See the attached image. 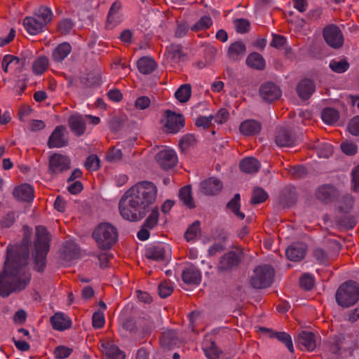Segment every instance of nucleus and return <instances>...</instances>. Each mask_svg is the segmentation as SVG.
<instances>
[{
    "mask_svg": "<svg viewBox=\"0 0 359 359\" xmlns=\"http://www.w3.org/2000/svg\"><path fill=\"white\" fill-rule=\"evenodd\" d=\"M158 217L159 212L158 208H156L152 210L151 214L147 218L142 226L147 229H153L158 224Z\"/></svg>",
    "mask_w": 359,
    "mask_h": 359,
    "instance_id": "8fccbe9b",
    "label": "nucleus"
},
{
    "mask_svg": "<svg viewBox=\"0 0 359 359\" xmlns=\"http://www.w3.org/2000/svg\"><path fill=\"white\" fill-rule=\"evenodd\" d=\"M60 251L62 258L67 262L78 259L80 257V248L73 241L65 242Z\"/></svg>",
    "mask_w": 359,
    "mask_h": 359,
    "instance_id": "aec40b11",
    "label": "nucleus"
},
{
    "mask_svg": "<svg viewBox=\"0 0 359 359\" xmlns=\"http://www.w3.org/2000/svg\"><path fill=\"white\" fill-rule=\"evenodd\" d=\"M191 94V86L190 84L185 83L176 90L175 93V98L181 103H185L190 99Z\"/></svg>",
    "mask_w": 359,
    "mask_h": 359,
    "instance_id": "4c0bfd02",
    "label": "nucleus"
},
{
    "mask_svg": "<svg viewBox=\"0 0 359 359\" xmlns=\"http://www.w3.org/2000/svg\"><path fill=\"white\" fill-rule=\"evenodd\" d=\"M316 198L323 203L331 202L336 196V189L332 186L323 185L316 191Z\"/></svg>",
    "mask_w": 359,
    "mask_h": 359,
    "instance_id": "bb28decb",
    "label": "nucleus"
},
{
    "mask_svg": "<svg viewBox=\"0 0 359 359\" xmlns=\"http://www.w3.org/2000/svg\"><path fill=\"white\" fill-rule=\"evenodd\" d=\"M72 51V47L67 42L59 44L53 50L52 57L56 62H62Z\"/></svg>",
    "mask_w": 359,
    "mask_h": 359,
    "instance_id": "2f4dec72",
    "label": "nucleus"
},
{
    "mask_svg": "<svg viewBox=\"0 0 359 359\" xmlns=\"http://www.w3.org/2000/svg\"><path fill=\"white\" fill-rule=\"evenodd\" d=\"M50 323L55 330L62 331L71 327L72 320L63 313H56L50 319Z\"/></svg>",
    "mask_w": 359,
    "mask_h": 359,
    "instance_id": "393cba45",
    "label": "nucleus"
},
{
    "mask_svg": "<svg viewBox=\"0 0 359 359\" xmlns=\"http://www.w3.org/2000/svg\"><path fill=\"white\" fill-rule=\"evenodd\" d=\"M100 158L95 154L90 155L84 163V166L87 170H97L100 168Z\"/></svg>",
    "mask_w": 359,
    "mask_h": 359,
    "instance_id": "864d4df0",
    "label": "nucleus"
},
{
    "mask_svg": "<svg viewBox=\"0 0 359 359\" xmlns=\"http://www.w3.org/2000/svg\"><path fill=\"white\" fill-rule=\"evenodd\" d=\"M299 285L305 290H310L314 285V280L310 274L304 273L299 278Z\"/></svg>",
    "mask_w": 359,
    "mask_h": 359,
    "instance_id": "4d7b16f0",
    "label": "nucleus"
},
{
    "mask_svg": "<svg viewBox=\"0 0 359 359\" xmlns=\"http://www.w3.org/2000/svg\"><path fill=\"white\" fill-rule=\"evenodd\" d=\"M241 196L236 194L233 198L226 204V208L230 210L238 219H243L245 214L240 211L241 208Z\"/></svg>",
    "mask_w": 359,
    "mask_h": 359,
    "instance_id": "e433bc0d",
    "label": "nucleus"
},
{
    "mask_svg": "<svg viewBox=\"0 0 359 359\" xmlns=\"http://www.w3.org/2000/svg\"><path fill=\"white\" fill-rule=\"evenodd\" d=\"M236 30L238 33H247L249 32L250 22L248 20L245 18L236 19L234 21Z\"/></svg>",
    "mask_w": 359,
    "mask_h": 359,
    "instance_id": "603ef678",
    "label": "nucleus"
},
{
    "mask_svg": "<svg viewBox=\"0 0 359 359\" xmlns=\"http://www.w3.org/2000/svg\"><path fill=\"white\" fill-rule=\"evenodd\" d=\"M316 334L308 331H301L297 335L295 342L299 346L304 347L309 351H313L316 347Z\"/></svg>",
    "mask_w": 359,
    "mask_h": 359,
    "instance_id": "2eb2a0df",
    "label": "nucleus"
},
{
    "mask_svg": "<svg viewBox=\"0 0 359 359\" xmlns=\"http://www.w3.org/2000/svg\"><path fill=\"white\" fill-rule=\"evenodd\" d=\"M138 70L143 74H149L156 68V62L149 57H142L137 62Z\"/></svg>",
    "mask_w": 359,
    "mask_h": 359,
    "instance_id": "7c9ffc66",
    "label": "nucleus"
},
{
    "mask_svg": "<svg viewBox=\"0 0 359 359\" xmlns=\"http://www.w3.org/2000/svg\"><path fill=\"white\" fill-rule=\"evenodd\" d=\"M92 320L93 326L95 328H101L104 325V313L100 311H97L93 313Z\"/></svg>",
    "mask_w": 359,
    "mask_h": 359,
    "instance_id": "0e129e2a",
    "label": "nucleus"
},
{
    "mask_svg": "<svg viewBox=\"0 0 359 359\" xmlns=\"http://www.w3.org/2000/svg\"><path fill=\"white\" fill-rule=\"evenodd\" d=\"M68 126L76 136H81L86 131V121L80 114H72L68 118Z\"/></svg>",
    "mask_w": 359,
    "mask_h": 359,
    "instance_id": "412c9836",
    "label": "nucleus"
},
{
    "mask_svg": "<svg viewBox=\"0 0 359 359\" xmlns=\"http://www.w3.org/2000/svg\"><path fill=\"white\" fill-rule=\"evenodd\" d=\"M259 92L262 98L267 103H271L278 100L281 96L280 89L273 82L263 83Z\"/></svg>",
    "mask_w": 359,
    "mask_h": 359,
    "instance_id": "9b49d317",
    "label": "nucleus"
},
{
    "mask_svg": "<svg viewBox=\"0 0 359 359\" xmlns=\"http://www.w3.org/2000/svg\"><path fill=\"white\" fill-rule=\"evenodd\" d=\"M241 170L246 173H254L258 171L260 163L254 157H247L240 163Z\"/></svg>",
    "mask_w": 359,
    "mask_h": 359,
    "instance_id": "473e14b6",
    "label": "nucleus"
},
{
    "mask_svg": "<svg viewBox=\"0 0 359 359\" xmlns=\"http://www.w3.org/2000/svg\"><path fill=\"white\" fill-rule=\"evenodd\" d=\"M337 304L343 308H349L359 300V285L354 280H347L342 283L335 294Z\"/></svg>",
    "mask_w": 359,
    "mask_h": 359,
    "instance_id": "20e7f679",
    "label": "nucleus"
},
{
    "mask_svg": "<svg viewBox=\"0 0 359 359\" xmlns=\"http://www.w3.org/2000/svg\"><path fill=\"white\" fill-rule=\"evenodd\" d=\"M155 160L163 170H169L177 165L178 159L176 153L172 149H163L155 156Z\"/></svg>",
    "mask_w": 359,
    "mask_h": 359,
    "instance_id": "1a4fd4ad",
    "label": "nucleus"
},
{
    "mask_svg": "<svg viewBox=\"0 0 359 359\" xmlns=\"http://www.w3.org/2000/svg\"><path fill=\"white\" fill-rule=\"evenodd\" d=\"M321 118L325 123L329 125H332L338 121L339 118V114L337 109L327 107L325 108L322 111Z\"/></svg>",
    "mask_w": 359,
    "mask_h": 359,
    "instance_id": "ea45409f",
    "label": "nucleus"
},
{
    "mask_svg": "<svg viewBox=\"0 0 359 359\" xmlns=\"http://www.w3.org/2000/svg\"><path fill=\"white\" fill-rule=\"evenodd\" d=\"M323 35L325 42L330 47L337 49L344 43V36L340 29L335 25L326 26L323 30Z\"/></svg>",
    "mask_w": 359,
    "mask_h": 359,
    "instance_id": "0eeeda50",
    "label": "nucleus"
},
{
    "mask_svg": "<svg viewBox=\"0 0 359 359\" xmlns=\"http://www.w3.org/2000/svg\"><path fill=\"white\" fill-rule=\"evenodd\" d=\"M201 273L195 267L185 269L182 273V281L187 285H199L201 282Z\"/></svg>",
    "mask_w": 359,
    "mask_h": 359,
    "instance_id": "b1692460",
    "label": "nucleus"
},
{
    "mask_svg": "<svg viewBox=\"0 0 359 359\" xmlns=\"http://www.w3.org/2000/svg\"><path fill=\"white\" fill-rule=\"evenodd\" d=\"M93 237L100 249L109 250L117 241L118 231L116 228L110 223H102L94 230Z\"/></svg>",
    "mask_w": 359,
    "mask_h": 359,
    "instance_id": "39448f33",
    "label": "nucleus"
},
{
    "mask_svg": "<svg viewBox=\"0 0 359 359\" xmlns=\"http://www.w3.org/2000/svg\"><path fill=\"white\" fill-rule=\"evenodd\" d=\"M166 123L165 127L168 132L170 133H177L184 126V118L180 114H177L170 110L165 111Z\"/></svg>",
    "mask_w": 359,
    "mask_h": 359,
    "instance_id": "f8f14e48",
    "label": "nucleus"
},
{
    "mask_svg": "<svg viewBox=\"0 0 359 359\" xmlns=\"http://www.w3.org/2000/svg\"><path fill=\"white\" fill-rule=\"evenodd\" d=\"M242 254L230 251L225 253L221 258L218 264V270L225 271L237 268L241 261Z\"/></svg>",
    "mask_w": 359,
    "mask_h": 359,
    "instance_id": "9d476101",
    "label": "nucleus"
},
{
    "mask_svg": "<svg viewBox=\"0 0 359 359\" xmlns=\"http://www.w3.org/2000/svg\"><path fill=\"white\" fill-rule=\"evenodd\" d=\"M274 270L269 265L264 264L257 266L250 277V285L255 289H262L269 287L274 277Z\"/></svg>",
    "mask_w": 359,
    "mask_h": 359,
    "instance_id": "423d86ee",
    "label": "nucleus"
},
{
    "mask_svg": "<svg viewBox=\"0 0 359 359\" xmlns=\"http://www.w3.org/2000/svg\"><path fill=\"white\" fill-rule=\"evenodd\" d=\"M337 224L341 228L349 229H353L355 226L356 221L353 216L344 214L337 217Z\"/></svg>",
    "mask_w": 359,
    "mask_h": 359,
    "instance_id": "c03bdc74",
    "label": "nucleus"
},
{
    "mask_svg": "<svg viewBox=\"0 0 359 359\" xmlns=\"http://www.w3.org/2000/svg\"><path fill=\"white\" fill-rule=\"evenodd\" d=\"M246 63L249 67L258 70H263L265 68L264 59L261 54L256 52L248 55Z\"/></svg>",
    "mask_w": 359,
    "mask_h": 359,
    "instance_id": "f704fd0d",
    "label": "nucleus"
},
{
    "mask_svg": "<svg viewBox=\"0 0 359 359\" xmlns=\"http://www.w3.org/2000/svg\"><path fill=\"white\" fill-rule=\"evenodd\" d=\"M157 188L149 181L139 182L127 190L119 201L121 217L130 222L142 219L150 210L156 198Z\"/></svg>",
    "mask_w": 359,
    "mask_h": 359,
    "instance_id": "f03ea898",
    "label": "nucleus"
},
{
    "mask_svg": "<svg viewBox=\"0 0 359 359\" xmlns=\"http://www.w3.org/2000/svg\"><path fill=\"white\" fill-rule=\"evenodd\" d=\"M329 66L333 72L341 74L347 71L350 65L346 59H342L338 62L335 60L331 61Z\"/></svg>",
    "mask_w": 359,
    "mask_h": 359,
    "instance_id": "de8ad7c7",
    "label": "nucleus"
},
{
    "mask_svg": "<svg viewBox=\"0 0 359 359\" xmlns=\"http://www.w3.org/2000/svg\"><path fill=\"white\" fill-rule=\"evenodd\" d=\"M64 126H57L48 138V146L49 148H60L68 144V140L65 138Z\"/></svg>",
    "mask_w": 359,
    "mask_h": 359,
    "instance_id": "ddd939ff",
    "label": "nucleus"
},
{
    "mask_svg": "<svg viewBox=\"0 0 359 359\" xmlns=\"http://www.w3.org/2000/svg\"><path fill=\"white\" fill-rule=\"evenodd\" d=\"M145 257L156 262L163 261L165 258V250L163 247L152 246L146 249Z\"/></svg>",
    "mask_w": 359,
    "mask_h": 359,
    "instance_id": "72a5a7b5",
    "label": "nucleus"
},
{
    "mask_svg": "<svg viewBox=\"0 0 359 359\" xmlns=\"http://www.w3.org/2000/svg\"><path fill=\"white\" fill-rule=\"evenodd\" d=\"M316 85L313 80L304 79L301 80L296 87L298 96L302 100H308L315 92Z\"/></svg>",
    "mask_w": 359,
    "mask_h": 359,
    "instance_id": "dca6fc26",
    "label": "nucleus"
},
{
    "mask_svg": "<svg viewBox=\"0 0 359 359\" xmlns=\"http://www.w3.org/2000/svg\"><path fill=\"white\" fill-rule=\"evenodd\" d=\"M179 197L184 204L189 208L196 207L194 198L191 194V186L187 185L180 189Z\"/></svg>",
    "mask_w": 359,
    "mask_h": 359,
    "instance_id": "c9c22d12",
    "label": "nucleus"
},
{
    "mask_svg": "<svg viewBox=\"0 0 359 359\" xmlns=\"http://www.w3.org/2000/svg\"><path fill=\"white\" fill-rule=\"evenodd\" d=\"M179 342L180 339L174 330L165 332L161 339V346L168 350H170L174 346H176Z\"/></svg>",
    "mask_w": 359,
    "mask_h": 359,
    "instance_id": "c756f323",
    "label": "nucleus"
},
{
    "mask_svg": "<svg viewBox=\"0 0 359 359\" xmlns=\"http://www.w3.org/2000/svg\"><path fill=\"white\" fill-rule=\"evenodd\" d=\"M198 231H200V222L195 221L191 226H189L184 233L186 240L187 241H190L194 239Z\"/></svg>",
    "mask_w": 359,
    "mask_h": 359,
    "instance_id": "13d9d810",
    "label": "nucleus"
},
{
    "mask_svg": "<svg viewBox=\"0 0 359 359\" xmlns=\"http://www.w3.org/2000/svg\"><path fill=\"white\" fill-rule=\"evenodd\" d=\"M339 203V210L341 212L347 213L353 207V199L351 196L345 195L342 197Z\"/></svg>",
    "mask_w": 359,
    "mask_h": 359,
    "instance_id": "3c124183",
    "label": "nucleus"
},
{
    "mask_svg": "<svg viewBox=\"0 0 359 359\" xmlns=\"http://www.w3.org/2000/svg\"><path fill=\"white\" fill-rule=\"evenodd\" d=\"M196 139L193 134H187L184 135L179 142V147L182 152H185L189 147L194 146L196 143Z\"/></svg>",
    "mask_w": 359,
    "mask_h": 359,
    "instance_id": "49530a36",
    "label": "nucleus"
},
{
    "mask_svg": "<svg viewBox=\"0 0 359 359\" xmlns=\"http://www.w3.org/2000/svg\"><path fill=\"white\" fill-rule=\"evenodd\" d=\"M341 151L348 156H353L357 152V146L348 142H344L341 144Z\"/></svg>",
    "mask_w": 359,
    "mask_h": 359,
    "instance_id": "69168bd1",
    "label": "nucleus"
},
{
    "mask_svg": "<svg viewBox=\"0 0 359 359\" xmlns=\"http://www.w3.org/2000/svg\"><path fill=\"white\" fill-rule=\"evenodd\" d=\"M290 172L295 177L302 178L307 175V168L304 165L291 167Z\"/></svg>",
    "mask_w": 359,
    "mask_h": 359,
    "instance_id": "338daca9",
    "label": "nucleus"
},
{
    "mask_svg": "<svg viewBox=\"0 0 359 359\" xmlns=\"http://www.w3.org/2000/svg\"><path fill=\"white\" fill-rule=\"evenodd\" d=\"M268 194L261 187H255L252 193L250 203L257 205L264 202L268 198Z\"/></svg>",
    "mask_w": 359,
    "mask_h": 359,
    "instance_id": "79ce46f5",
    "label": "nucleus"
},
{
    "mask_svg": "<svg viewBox=\"0 0 359 359\" xmlns=\"http://www.w3.org/2000/svg\"><path fill=\"white\" fill-rule=\"evenodd\" d=\"M13 194L19 201L30 202L34 198V189L31 185L23 184L15 187Z\"/></svg>",
    "mask_w": 359,
    "mask_h": 359,
    "instance_id": "4be33fe9",
    "label": "nucleus"
},
{
    "mask_svg": "<svg viewBox=\"0 0 359 359\" xmlns=\"http://www.w3.org/2000/svg\"><path fill=\"white\" fill-rule=\"evenodd\" d=\"M82 83L86 87L99 86L101 83V76L100 74H89L87 77L83 79Z\"/></svg>",
    "mask_w": 359,
    "mask_h": 359,
    "instance_id": "6e6d98bb",
    "label": "nucleus"
},
{
    "mask_svg": "<svg viewBox=\"0 0 359 359\" xmlns=\"http://www.w3.org/2000/svg\"><path fill=\"white\" fill-rule=\"evenodd\" d=\"M261 123L255 120H246L241 123L240 131L246 136L255 135L261 130Z\"/></svg>",
    "mask_w": 359,
    "mask_h": 359,
    "instance_id": "a878e982",
    "label": "nucleus"
},
{
    "mask_svg": "<svg viewBox=\"0 0 359 359\" xmlns=\"http://www.w3.org/2000/svg\"><path fill=\"white\" fill-rule=\"evenodd\" d=\"M34 243V269L38 272H43L46 265V259L50 249V237L47 229L43 226L36 227Z\"/></svg>",
    "mask_w": 359,
    "mask_h": 359,
    "instance_id": "7ed1b4c3",
    "label": "nucleus"
},
{
    "mask_svg": "<svg viewBox=\"0 0 359 359\" xmlns=\"http://www.w3.org/2000/svg\"><path fill=\"white\" fill-rule=\"evenodd\" d=\"M201 191L208 196L218 194L222 189V182L215 177H210L200 184Z\"/></svg>",
    "mask_w": 359,
    "mask_h": 359,
    "instance_id": "a211bd4d",
    "label": "nucleus"
},
{
    "mask_svg": "<svg viewBox=\"0 0 359 359\" xmlns=\"http://www.w3.org/2000/svg\"><path fill=\"white\" fill-rule=\"evenodd\" d=\"M297 202V191L294 187H286L280 192L278 203L283 208L294 205Z\"/></svg>",
    "mask_w": 359,
    "mask_h": 359,
    "instance_id": "6ab92c4d",
    "label": "nucleus"
},
{
    "mask_svg": "<svg viewBox=\"0 0 359 359\" xmlns=\"http://www.w3.org/2000/svg\"><path fill=\"white\" fill-rule=\"evenodd\" d=\"M71 160L67 156L55 153L50 156L48 172L57 174L70 169Z\"/></svg>",
    "mask_w": 359,
    "mask_h": 359,
    "instance_id": "6e6552de",
    "label": "nucleus"
},
{
    "mask_svg": "<svg viewBox=\"0 0 359 359\" xmlns=\"http://www.w3.org/2000/svg\"><path fill=\"white\" fill-rule=\"evenodd\" d=\"M341 350L348 351L350 355H352L353 348L347 346L346 337L340 334L333 338L332 341L330 342L329 351L333 354H339Z\"/></svg>",
    "mask_w": 359,
    "mask_h": 359,
    "instance_id": "5701e85b",
    "label": "nucleus"
},
{
    "mask_svg": "<svg viewBox=\"0 0 359 359\" xmlns=\"http://www.w3.org/2000/svg\"><path fill=\"white\" fill-rule=\"evenodd\" d=\"M212 24V19L210 16L205 15L202 17L196 24H194L191 29L192 31H199L209 28Z\"/></svg>",
    "mask_w": 359,
    "mask_h": 359,
    "instance_id": "09e8293b",
    "label": "nucleus"
},
{
    "mask_svg": "<svg viewBox=\"0 0 359 359\" xmlns=\"http://www.w3.org/2000/svg\"><path fill=\"white\" fill-rule=\"evenodd\" d=\"M124 123L123 118L115 116L109 121V128L113 133H116L123 128Z\"/></svg>",
    "mask_w": 359,
    "mask_h": 359,
    "instance_id": "052dcab7",
    "label": "nucleus"
},
{
    "mask_svg": "<svg viewBox=\"0 0 359 359\" xmlns=\"http://www.w3.org/2000/svg\"><path fill=\"white\" fill-rule=\"evenodd\" d=\"M246 52V47L242 41H236L231 43L227 51V55L230 60L237 61L240 57L243 56Z\"/></svg>",
    "mask_w": 359,
    "mask_h": 359,
    "instance_id": "cd10ccee",
    "label": "nucleus"
},
{
    "mask_svg": "<svg viewBox=\"0 0 359 359\" xmlns=\"http://www.w3.org/2000/svg\"><path fill=\"white\" fill-rule=\"evenodd\" d=\"M35 18L41 22L43 25H46L52 20V11L46 6H41L34 13Z\"/></svg>",
    "mask_w": 359,
    "mask_h": 359,
    "instance_id": "a19ab883",
    "label": "nucleus"
},
{
    "mask_svg": "<svg viewBox=\"0 0 359 359\" xmlns=\"http://www.w3.org/2000/svg\"><path fill=\"white\" fill-rule=\"evenodd\" d=\"M307 246L304 243H294L286 249L287 259L292 262H299L304 257Z\"/></svg>",
    "mask_w": 359,
    "mask_h": 359,
    "instance_id": "f3484780",
    "label": "nucleus"
},
{
    "mask_svg": "<svg viewBox=\"0 0 359 359\" xmlns=\"http://www.w3.org/2000/svg\"><path fill=\"white\" fill-rule=\"evenodd\" d=\"M107 160L109 162H118L122 158V151L120 149L112 147L107 154Z\"/></svg>",
    "mask_w": 359,
    "mask_h": 359,
    "instance_id": "680f3d73",
    "label": "nucleus"
},
{
    "mask_svg": "<svg viewBox=\"0 0 359 359\" xmlns=\"http://www.w3.org/2000/svg\"><path fill=\"white\" fill-rule=\"evenodd\" d=\"M72 349L65 346H59L55 348L54 353L57 358H67L72 353Z\"/></svg>",
    "mask_w": 359,
    "mask_h": 359,
    "instance_id": "e2e57ef3",
    "label": "nucleus"
},
{
    "mask_svg": "<svg viewBox=\"0 0 359 359\" xmlns=\"http://www.w3.org/2000/svg\"><path fill=\"white\" fill-rule=\"evenodd\" d=\"M168 53L172 56L173 60L175 59L180 60V59L184 56L180 44H171L168 50Z\"/></svg>",
    "mask_w": 359,
    "mask_h": 359,
    "instance_id": "bf43d9fd",
    "label": "nucleus"
},
{
    "mask_svg": "<svg viewBox=\"0 0 359 359\" xmlns=\"http://www.w3.org/2000/svg\"><path fill=\"white\" fill-rule=\"evenodd\" d=\"M23 25L27 31L32 35H35L42 32L45 27L40 20L35 17H26L23 20Z\"/></svg>",
    "mask_w": 359,
    "mask_h": 359,
    "instance_id": "c85d7f7f",
    "label": "nucleus"
},
{
    "mask_svg": "<svg viewBox=\"0 0 359 359\" xmlns=\"http://www.w3.org/2000/svg\"><path fill=\"white\" fill-rule=\"evenodd\" d=\"M276 337L279 341L285 344L290 352H294L293 344L290 334L285 332H273V334L271 335V337Z\"/></svg>",
    "mask_w": 359,
    "mask_h": 359,
    "instance_id": "a18cd8bd",
    "label": "nucleus"
},
{
    "mask_svg": "<svg viewBox=\"0 0 359 359\" xmlns=\"http://www.w3.org/2000/svg\"><path fill=\"white\" fill-rule=\"evenodd\" d=\"M296 141L294 133L286 128H280L275 135V142L278 147H292Z\"/></svg>",
    "mask_w": 359,
    "mask_h": 359,
    "instance_id": "4468645a",
    "label": "nucleus"
},
{
    "mask_svg": "<svg viewBox=\"0 0 359 359\" xmlns=\"http://www.w3.org/2000/svg\"><path fill=\"white\" fill-rule=\"evenodd\" d=\"M24 236L19 245H9L3 270L0 273V296L6 297L12 292L23 290L29 283L31 273L27 264L32 231L24 226Z\"/></svg>",
    "mask_w": 359,
    "mask_h": 359,
    "instance_id": "f257e3e1",
    "label": "nucleus"
},
{
    "mask_svg": "<svg viewBox=\"0 0 359 359\" xmlns=\"http://www.w3.org/2000/svg\"><path fill=\"white\" fill-rule=\"evenodd\" d=\"M173 292V287L170 285L167 280L162 281L158 287V293L160 297L166 298Z\"/></svg>",
    "mask_w": 359,
    "mask_h": 359,
    "instance_id": "5fc2aeb1",
    "label": "nucleus"
},
{
    "mask_svg": "<svg viewBox=\"0 0 359 359\" xmlns=\"http://www.w3.org/2000/svg\"><path fill=\"white\" fill-rule=\"evenodd\" d=\"M106 351V355L110 359H124L126 355L118 346L112 345L110 342L102 344V345Z\"/></svg>",
    "mask_w": 359,
    "mask_h": 359,
    "instance_id": "58836bf2",
    "label": "nucleus"
},
{
    "mask_svg": "<svg viewBox=\"0 0 359 359\" xmlns=\"http://www.w3.org/2000/svg\"><path fill=\"white\" fill-rule=\"evenodd\" d=\"M349 132L355 136H359V116L353 117L348 123Z\"/></svg>",
    "mask_w": 359,
    "mask_h": 359,
    "instance_id": "774afa93",
    "label": "nucleus"
},
{
    "mask_svg": "<svg viewBox=\"0 0 359 359\" xmlns=\"http://www.w3.org/2000/svg\"><path fill=\"white\" fill-rule=\"evenodd\" d=\"M48 66V59L46 56H40L32 64V70L35 74H43Z\"/></svg>",
    "mask_w": 359,
    "mask_h": 359,
    "instance_id": "37998d69",
    "label": "nucleus"
}]
</instances>
